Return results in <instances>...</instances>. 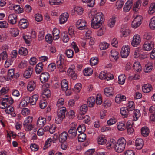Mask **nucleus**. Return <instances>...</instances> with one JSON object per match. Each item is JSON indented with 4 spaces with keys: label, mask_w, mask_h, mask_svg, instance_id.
<instances>
[{
    "label": "nucleus",
    "mask_w": 155,
    "mask_h": 155,
    "mask_svg": "<svg viewBox=\"0 0 155 155\" xmlns=\"http://www.w3.org/2000/svg\"><path fill=\"white\" fill-rule=\"evenodd\" d=\"M104 21V15L102 12H99L93 16L91 22V27L97 29L100 27Z\"/></svg>",
    "instance_id": "1"
},
{
    "label": "nucleus",
    "mask_w": 155,
    "mask_h": 155,
    "mask_svg": "<svg viewBox=\"0 0 155 155\" xmlns=\"http://www.w3.org/2000/svg\"><path fill=\"white\" fill-rule=\"evenodd\" d=\"M126 143V140L123 137L119 138L115 146V150L118 153L122 152L124 149Z\"/></svg>",
    "instance_id": "2"
},
{
    "label": "nucleus",
    "mask_w": 155,
    "mask_h": 155,
    "mask_svg": "<svg viewBox=\"0 0 155 155\" xmlns=\"http://www.w3.org/2000/svg\"><path fill=\"white\" fill-rule=\"evenodd\" d=\"M64 56L62 54L59 55L57 57L56 62L57 68L60 72H63L65 71L64 66V61L63 58Z\"/></svg>",
    "instance_id": "3"
},
{
    "label": "nucleus",
    "mask_w": 155,
    "mask_h": 155,
    "mask_svg": "<svg viewBox=\"0 0 155 155\" xmlns=\"http://www.w3.org/2000/svg\"><path fill=\"white\" fill-rule=\"evenodd\" d=\"M67 113L66 109L65 107L61 108L58 112L57 117L55 118L56 123L58 124L61 123L65 117V115Z\"/></svg>",
    "instance_id": "4"
},
{
    "label": "nucleus",
    "mask_w": 155,
    "mask_h": 155,
    "mask_svg": "<svg viewBox=\"0 0 155 155\" xmlns=\"http://www.w3.org/2000/svg\"><path fill=\"white\" fill-rule=\"evenodd\" d=\"M142 16H137L132 21V27L134 28H136L139 27L142 23Z\"/></svg>",
    "instance_id": "5"
},
{
    "label": "nucleus",
    "mask_w": 155,
    "mask_h": 155,
    "mask_svg": "<svg viewBox=\"0 0 155 155\" xmlns=\"http://www.w3.org/2000/svg\"><path fill=\"white\" fill-rule=\"evenodd\" d=\"M130 50V47L128 45H124L122 48L120 52L121 57L124 58H127L129 54Z\"/></svg>",
    "instance_id": "6"
},
{
    "label": "nucleus",
    "mask_w": 155,
    "mask_h": 155,
    "mask_svg": "<svg viewBox=\"0 0 155 155\" xmlns=\"http://www.w3.org/2000/svg\"><path fill=\"white\" fill-rule=\"evenodd\" d=\"M86 21L84 20L79 19L76 23V26L79 30H82L86 28L87 27Z\"/></svg>",
    "instance_id": "7"
},
{
    "label": "nucleus",
    "mask_w": 155,
    "mask_h": 155,
    "mask_svg": "<svg viewBox=\"0 0 155 155\" xmlns=\"http://www.w3.org/2000/svg\"><path fill=\"white\" fill-rule=\"evenodd\" d=\"M141 39L140 36L137 34L135 35L133 37L131 41V45L134 47L137 46L140 43Z\"/></svg>",
    "instance_id": "8"
},
{
    "label": "nucleus",
    "mask_w": 155,
    "mask_h": 155,
    "mask_svg": "<svg viewBox=\"0 0 155 155\" xmlns=\"http://www.w3.org/2000/svg\"><path fill=\"white\" fill-rule=\"evenodd\" d=\"M50 85L48 83H46L42 85L43 89V96H45L47 98L51 96V92L49 89Z\"/></svg>",
    "instance_id": "9"
},
{
    "label": "nucleus",
    "mask_w": 155,
    "mask_h": 155,
    "mask_svg": "<svg viewBox=\"0 0 155 155\" xmlns=\"http://www.w3.org/2000/svg\"><path fill=\"white\" fill-rule=\"evenodd\" d=\"M75 66L74 65H71L70 67L68 70V73L69 75H70L73 79H76L77 76L75 73Z\"/></svg>",
    "instance_id": "10"
},
{
    "label": "nucleus",
    "mask_w": 155,
    "mask_h": 155,
    "mask_svg": "<svg viewBox=\"0 0 155 155\" xmlns=\"http://www.w3.org/2000/svg\"><path fill=\"white\" fill-rule=\"evenodd\" d=\"M119 57V53L115 50H111L110 53V58L113 61H117Z\"/></svg>",
    "instance_id": "11"
},
{
    "label": "nucleus",
    "mask_w": 155,
    "mask_h": 155,
    "mask_svg": "<svg viewBox=\"0 0 155 155\" xmlns=\"http://www.w3.org/2000/svg\"><path fill=\"white\" fill-rule=\"evenodd\" d=\"M33 72V68L31 67H28L25 71L23 73V77L26 79H28L31 77Z\"/></svg>",
    "instance_id": "12"
},
{
    "label": "nucleus",
    "mask_w": 155,
    "mask_h": 155,
    "mask_svg": "<svg viewBox=\"0 0 155 155\" xmlns=\"http://www.w3.org/2000/svg\"><path fill=\"white\" fill-rule=\"evenodd\" d=\"M154 47V43L152 42H145L143 45V48L144 51H149Z\"/></svg>",
    "instance_id": "13"
},
{
    "label": "nucleus",
    "mask_w": 155,
    "mask_h": 155,
    "mask_svg": "<svg viewBox=\"0 0 155 155\" xmlns=\"http://www.w3.org/2000/svg\"><path fill=\"white\" fill-rule=\"evenodd\" d=\"M50 78L49 74L47 72L42 73L41 74L40 79L42 83H45L47 82Z\"/></svg>",
    "instance_id": "14"
},
{
    "label": "nucleus",
    "mask_w": 155,
    "mask_h": 155,
    "mask_svg": "<svg viewBox=\"0 0 155 155\" xmlns=\"http://www.w3.org/2000/svg\"><path fill=\"white\" fill-rule=\"evenodd\" d=\"M69 15L67 13H64L62 14L59 17V23L63 24L65 23L68 19Z\"/></svg>",
    "instance_id": "15"
},
{
    "label": "nucleus",
    "mask_w": 155,
    "mask_h": 155,
    "mask_svg": "<svg viewBox=\"0 0 155 155\" xmlns=\"http://www.w3.org/2000/svg\"><path fill=\"white\" fill-rule=\"evenodd\" d=\"M8 20L10 24H15L17 21V16L15 14H11L8 17Z\"/></svg>",
    "instance_id": "16"
},
{
    "label": "nucleus",
    "mask_w": 155,
    "mask_h": 155,
    "mask_svg": "<svg viewBox=\"0 0 155 155\" xmlns=\"http://www.w3.org/2000/svg\"><path fill=\"white\" fill-rule=\"evenodd\" d=\"M105 94L107 97L112 96L114 94V89L112 87H110L105 88L104 90Z\"/></svg>",
    "instance_id": "17"
},
{
    "label": "nucleus",
    "mask_w": 155,
    "mask_h": 155,
    "mask_svg": "<svg viewBox=\"0 0 155 155\" xmlns=\"http://www.w3.org/2000/svg\"><path fill=\"white\" fill-rule=\"evenodd\" d=\"M135 144L137 149H142L144 145L143 140L140 138L137 139L135 140Z\"/></svg>",
    "instance_id": "18"
},
{
    "label": "nucleus",
    "mask_w": 155,
    "mask_h": 155,
    "mask_svg": "<svg viewBox=\"0 0 155 155\" xmlns=\"http://www.w3.org/2000/svg\"><path fill=\"white\" fill-rule=\"evenodd\" d=\"M46 123V118L39 117L37 120V125L38 127H42Z\"/></svg>",
    "instance_id": "19"
},
{
    "label": "nucleus",
    "mask_w": 155,
    "mask_h": 155,
    "mask_svg": "<svg viewBox=\"0 0 155 155\" xmlns=\"http://www.w3.org/2000/svg\"><path fill=\"white\" fill-rule=\"evenodd\" d=\"M116 141L114 139H110L108 140L106 144L107 147L108 149H110L115 147L116 145Z\"/></svg>",
    "instance_id": "20"
},
{
    "label": "nucleus",
    "mask_w": 155,
    "mask_h": 155,
    "mask_svg": "<svg viewBox=\"0 0 155 155\" xmlns=\"http://www.w3.org/2000/svg\"><path fill=\"white\" fill-rule=\"evenodd\" d=\"M28 25V21L25 19H21L19 22V25L20 27L23 29L26 28Z\"/></svg>",
    "instance_id": "21"
},
{
    "label": "nucleus",
    "mask_w": 155,
    "mask_h": 155,
    "mask_svg": "<svg viewBox=\"0 0 155 155\" xmlns=\"http://www.w3.org/2000/svg\"><path fill=\"white\" fill-rule=\"evenodd\" d=\"M55 137H53L52 139L51 138L48 139L46 141L45 145L43 147V149L45 150V149L48 148L51 145V142L52 141L53 142H55L56 140H57V136H55Z\"/></svg>",
    "instance_id": "22"
},
{
    "label": "nucleus",
    "mask_w": 155,
    "mask_h": 155,
    "mask_svg": "<svg viewBox=\"0 0 155 155\" xmlns=\"http://www.w3.org/2000/svg\"><path fill=\"white\" fill-rule=\"evenodd\" d=\"M5 112L6 114H10L12 117H14L16 116V114L14 111L13 107L12 106H8L5 110Z\"/></svg>",
    "instance_id": "23"
},
{
    "label": "nucleus",
    "mask_w": 155,
    "mask_h": 155,
    "mask_svg": "<svg viewBox=\"0 0 155 155\" xmlns=\"http://www.w3.org/2000/svg\"><path fill=\"white\" fill-rule=\"evenodd\" d=\"M141 1L140 0H138L134 5L133 10L134 12H137L140 9L141 6Z\"/></svg>",
    "instance_id": "24"
},
{
    "label": "nucleus",
    "mask_w": 155,
    "mask_h": 155,
    "mask_svg": "<svg viewBox=\"0 0 155 155\" xmlns=\"http://www.w3.org/2000/svg\"><path fill=\"white\" fill-rule=\"evenodd\" d=\"M88 110L87 106L86 104H84L81 106L79 109L80 114H85Z\"/></svg>",
    "instance_id": "25"
},
{
    "label": "nucleus",
    "mask_w": 155,
    "mask_h": 155,
    "mask_svg": "<svg viewBox=\"0 0 155 155\" xmlns=\"http://www.w3.org/2000/svg\"><path fill=\"white\" fill-rule=\"evenodd\" d=\"M43 64L42 62L38 63L36 66L35 71L36 73L39 74L43 70Z\"/></svg>",
    "instance_id": "26"
},
{
    "label": "nucleus",
    "mask_w": 155,
    "mask_h": 155,
    "mask_svg": "<svg viewBox=\"0 0 155 155\" xmlns=\"http://www.w3.org/2000/svg\"><path fill=\"white\" fill-rule=\"evenodd\" d=\"M36 86V84L33 81H29L27 85V88L29 91H32L34 90Z\"/></svg>",
    "instance_id": "27"
},
{
    "label": "nucleus",
    "mask_w": 155,
    "mask_h": 155,
    "mask_svg": "<svg viewBox=\"0 0 155 155\" xmlns=\"http://www.w3.org/2000/svg\"><path fill=\"white\" fill-rule=\"evenodd\" d=\"M59 33L60 31L58 29L55 28H54L52 31V35L54 40H56L59 38Z\"/></svg>",
    "instance_id": "28"
},
{
    "label": "nucleus",
    "mask_w": 155,
    "mask_h": 155,
    "mask_svg": "<svg viewBox=\"0 0 155 155\" xmlns=\"http://www.w3.org/2000/svg\"><path fill=\"white\" fill-rule=\"evenodd\" d=\"M15 13H20L23 12V8L18 5H14L12 6Z\"/></svg>",
    "instance_id": "29"
},
{
    "label": "nucleus",
    "mask_w": 155,
    "mask_h": 155,
    "mask_svg": "<svg viewBox=\"0 0 155 155\" xmlns=\"http://www.w3.org/2000/svg\"><path fill=\"white\" fill-rule=\"evenodd\" d=\"M97 141L98 144L103 145L106 144L107 140L105 136H98Z\"/></svg>",
    "instance_id": "30"
},
{
    "label": "nucleus",
    "mask_w": 155,
    "mask_h": 155,
    "mask_svg": "<svg viewBox=\"0 0 155 155\" xmlns=\"http://www.w3.org/2000/svg\"><path fill=\"white\" fill-rule=\"evenodd\" d=\"M133 68L134 70L137 72H140L141 70V66L138 61L135 62L134 63Z\"/></svg>",
    "instance_id": "31"
},
{
    "label": "nucleus",
    "mask_w": 155,
    "mask_h": 155,
    "mask_svg": "<svg viewBox=\"0 0 155 155\" xmlns=\"http://www.w3.org/2000/svg\"><path fill=\"white\" fill-rule=\"evenodd\" d=\"M95 102V98L93 97H91L88 99L87 103L89 107H91L94 106Z\"/></svg>",
    "instance_id": "32"
},
{
    "label": "nucleus",
    "mask_w": 155,
    "mask_h": 155,
    "mask_svg": "<svg viewBox=\"0 0 155 155\" xmlns=\"http://www.w3.org/2000/svg\"><path fill=\"white\" fill-rule=\"evenodd\" d=\"M152 89L151 85L150 84H146L142 87V91L145 93L149 92Z\"/></svg>",
    "instance_id": "33"
},
{
    "label": "nucleus",
    "mask_w": 155,
    "mask_h": 155,
    "mask_svg": "<svg viewBox=\"0 0 155 155\" xmlns=\"http://www.w3.org/2000/svg\"><path fill=\"white\" fill-rule=\"evenodd\" d=\"M133 120L137 121L140 116V113L139 110L136 109L134 111Z\"/></svg>",
    "instance_id": "34"
},
{
    "label": "nucleus",
    "mask_w": 155,
    "mask_h": 155,
    "mask_svg": "<svg viewBox=\"0 0 155 155\" xmlns=\"http://www.w3.org/2000/svg\"><path fill=\"white\" fill-rule=\"evenodd\" d=\"M126 77L125 74H122L118 76V83L121 85L123 84L125 81Z\"/></svg>",
    "instance_id": "35"
},
{
    "label": "nucleus",
    "mask_w": 155,
    "mask_h": 155,
    "mask_svg": "<svg viewBox=\"0 0 155 155\" xmlns=\"http://www.w3.org/2000/svg\"><path fill=\"white\" fill-rule=\"evenodd\" d=\"M85 127L84 125H79L77 129V130L78 132L80 133V134H78V136L82 134L84 135H86V134L84 133V132L85 131Z\"/></svg>",
    "instance_id": "36"
},
{
    "label": "nucleus",
    "mask_w": 155,
    "mask_h": 155,
    "mask_svg": "<svg viewBox=\"0 0 155 155\" xmlns=\"http://www.w3.org/2000/svg\"><path fill=\"white\" fill-rule=\"evenodd\" d=\"M61 88L64 91H66L68 89V82L65 80H63L61 83Z\"/></svg>",
    "instance_id": "37"
},
{
    "label": "nucleus",
    "mask_w": 155,
    "mask_h": 155,
    "mask_svg": "<svg viewBox=\"0 0 155 155\" xmlns=\"http://www.w3.org/2000/svg\"><path fill=\"white\" fill-rule=\"evenodd\" d=\"M109 46V44L107 42H102L100 43L99 47L101 50H105L107 49Z\"/></svg>",
    "instance_id": "38"
},
{
    "label": "nucleus",
    "mask_w": 155,
    "mask_h": 155,
    "mask_svg": "<svg viewBox=\"0 0 155 155\" xmlns=\"http://www.w3.org/2000/svg\"><path fill=\"white\" fill-rule=\"evenodd\" d=\"M148 12L150 15H152L155 12V3H152L150 4Z\"/></svg>",
    "instance_id": "39"
},
{
    "label": "nucleus",
    "mask_w": 155,
    "mask_h": 155,
    "mask_svg": "<svg viewBox=\"0 0 155 155\" xmlns=\"http://www.w3.org/2000/svg\"><path fill=\"white\" fill-rule=\"evenodd\" d=\"M93 72V70L91 68H87L84 69L83 73L85 76H89L92 74Z\"/></svg>",
    "instance_id": "40"
},
{
    "label": "nucleus",
    "mask_w": 155,
    "mask_h": 155,
    "mask_svg": "<svg viewBox=\"0 0 155 155\" xmlns=\"http://www.w3.org/2000/svg\"><path fill=\"white\" fill-rule=\"evenodd\" d=\"M129 111L127 108L125 107H122L120 109L121 114L125 117H127Z\"/></svg>",
    "instance_id": "41"
},
{
    "label": "nucleus",
    "mask_w": 155,
    "mask_h": 155,
    "mask_svg": "<svg viewBox=\"0 0 155 155\" xmlns=\"http://www.w3.org/2000/svg\"><path fill=\"white\" fill-rule=\"evenodd\" d=\"M49 4L51 5H59L63 2L62 0H49Z\"/></svg>",
    "instance_id": "42"
},
{
    "label": "nucleus",
    "mask_w": 155,
    "mask_h": 155,
    "mask_svg": "<svg viewBox=\"0 0 155 155\" xmlns=\"http://www.w3.org/2000/svg\"><path fill=\"white\" fill-rule=\"evenodd\" d=\"M116 21V19L115 17H112L110 18L108 21V26L110 28L113 27L115 25Z\"/></svg>",
    "instance_id": "43"
},
{
    "label": "nucleus",
    "mask_w": 155,
    "mask_h": 155,
    "mask_svg": "<svg viewBox=\"0 0 155 155\" xmlns=\"http://www.w3.org/2000/svg\"><path fill=\"white\" fill-rule=\"evenodd\" d=\"M33 121V117L31 116L28 117L23 123L24 126H27L31 124Z\"/></svg>",
    "instance_id": "44"
},
{
    "label": "nucleus",
    "mask_w": 155,
    "mask_h": 155,
    "mask_svg": "<svg viewBox=\"0 0 155 155\" xmlns=\"http://www.w3.org/2000/svg\"><path fill=\"white\" fill-rule=\"evenodd\" d=\"M10 31L12 36L16 37L19 33L18 30L16 28H12L10 29Z\"/></svg>",
    "instance_id": "45"
},
{
    "label": "nucleus",
    "mask_w": 155,
    "mask_h": 155,
    "mask_svg": "<svg viewBox=\"0 0 155 155\" xmlns=\"http://www.w3.org/2000/svg\"><path fill=\"white\" fill-rule=\"evenodd\" d=\"M68 134L72 136H76L77 134V129L75 127H71L68 131Z\"/></svg>",
    "instance_id": "46"
},
{
    "label": "nucleus",
    "mask_w": 155,
    "mask_h": 155,
    "mask_svg": "<svg viewBox=\"0 0 155 155\" xmlns=\"http://www.w3.org/2000/svg\"><path fill=\"white\" fill-rule=\"evenodd\" d=\"M129 111L134 110L135 106L134 102L133 101H130L127 104V107Z\"/></svg>",
    "instance_id": "47"
},
{
    "label": "nucleus",
    "mask_w": 155,
    "mask_h": 155,
    "mask_svg": "<svg viewBox=\"0 0 155 155\" xmlns=\"http://www.w3.org/2000/svg\"><path fill=\"white\" fill-rule=\"evenodd\" d=\"M117 127L119 130L123 131L125 129V124L124 123L120 122L117 123Z\"/></svg>",
    "instance_id": "48"
},
{
    "label": "nucleus",
    "mask_w": 155,
    "mask_h": 155,
    "mask_svg": "<svg viewBox=\"0 0 155 155\" xmlns=\"http://www.w3.org/2000/svg\"><path fill=\"white\" fill-rule=\"evenodd\" d=\"M76 31L74 30V28L72 26H70L68 28V33L70 36L72 38L75 37Z\"/></svg>",
    "instance_id": "49"
},
{
    "label": "nucleus",
    "mask_w": 155,
    "mask_h": 155,
    "mask_svg": "<svg viewBox=\"0 0 155 155\" xmlns=\"http://www.w3.org/2000/svg\"><path fill=\"white\" fill-rule=\"evenodd\" d=\"M141 134L142 135H148L150 133V131L148 128L147 127H142L141 129Z\"/></svg>",
    "instance_id": "50"
},
{
    "label": "nucleus",
    "mask_w": 155,
    "mask_h": 155,
    "mask_svg": "<svg viewBox=\"0 0 155 155\" xmlns=\"http://www.w3.org/2000/svg\"><path fill=\"white\" fill-rule=\"evenodd\" d=\"M149 26L152 29H155V16L152 17L150 20Z\"/></svg>",
    "instance_id": "51"
},
{
    "label": "nucleus",
    "mask_w": 155,
    "mask_h": 155,
    "mask_svg": "<svg viewBox=\"0 0 155 155\" xmlns=\"http://www.w3.org/2000/svg\"><path fill=\"white\" fill-rule=\"evenodd\" d=\"M38 97V96L36 94L34 95L31 97H30L31 104V105L35 104Z\"/></svg>",
    "instance_id": "52"
},
{
    "label": "nucleus",
    "mask_w": 155,
    "mask_h": 155,
    "mask_svg": "<svg viewBox=\"0 0 155 155\" xmlns=\"http://www.w3.org/2000/svg\"><path fill=\"white\" fill-rule=\"evenodd\" d=\"M18 53L20 54L25 56L27 55L28 54V51L26 48L21 47L19 49Z\"/></svg>",
    "instance_id": "53"
},
{
    "label": "nucleus",
    "mask_w": 155,
    "mask_h": 155,
    "mask_svg": "<svg viewBox=\"0 0 155 155\" xmlns=\"http://www.w3.org/2000/svg\"><path fill=\"white\" fill-rule=\"evenodd\" d=\"M14 70L11 69L8 71V72L6 76L7 79L9 80L12 79L14 75Z\"/></svg>",
    "instance_id": "54"
},
{
    "label": "nucleus",
    "mask_w": 155,
    "mask_h": 155,
    "mask_svg": "<svg viewBox=\"0 0 155 155\" xmlns=\"http://www.w3.org/2000/svg\"><path fill=\"white\" fill-rule=\"evenodd\" d=\"M82 1L84 3H87V6L91 7L94 6L95 3L94 0H82Z\"/></svg>",
    "instance_id": "55"
},
{
    "label": "nucleus",
    "mask_w": 155,
    "mask_h": 155,
    "mask_svg": "<svg viewBox=\"0 0 155 155\" xmlns=\"http://www.w3.org/2000/svg\"><path fill=\"white\" fill-rule=\"evenodd\" d=\"M98 61L97 58L92 57L91 58L90 60V63L91 66H94L97 64Z\"/></svg>",
    "instance_id": "56"
},
{
    "label": "nucleus",
    "mask_w": 155,
    "mask_h": 155,
    "mask_svg": "<svg viewBox=\"0 0 155 155\" xmlns=\"http://www.w3.org/2000/svg\"><path fill=\"white\" fill-rule=\"evenodd\" d=\"M85 36L86 38L89 39L91 37V35L92 33L91 29L90 28H87L85 29Z\"/></svg>",
    "instance_id": "57"
},
{
    "label": "nucleus",
    "mask_w": 155,
    "mask_h": 155,
    "mask_svg": "<svg viewBox=\"0 0 155 155\" xmlns=\"http://www.w3.org/2000/svg\"><path fill=\"white\" fill-rule=\"evenodd\" d=\"M153 66L150 64H146L144 68V71L145 72H150L153 68Z\"/></svg>",
    "instance_id": "58"
},
{
    "label": "nucleus",
    "mask_w": 155,
    "mask_h": 155,
    "mask_svg": "<svg viewBox=\"0 0 155 155\" xmlns=\"http://www.w3.org/2000/svg\"><path fill=\"white\" fill-rule=\"evenodd\" d=\"M14 59L12 58H8L5 61V67H8L9 66L12 64Z\"/></svg>",
    "instance_id": "59"
},
{
    "label": "nucleus",
    "mask_w": 155,
    "mask_h": 155,
    "mask_svg": "<svg viewBox=\"0 0 155 155\" xmlns=\"http://www.w3.org/2000/svg\"><path fill=\"white\" fill-rule=\"evenodd\" d=\"M46 41L49 43H51L54 39L53 37L50 34H48L45 36Z\"/></svg>",
    "instance_id": "60"
},
{
    "label": "nucleus",
    "mask_w": 155,
    "mask_h": 155,
    "mask_svg": "<svg viewBox=\"0 0 155 155\" xmlns=\"http://www.w3.org/2000/svg\"><path fill=\"white\" fill-rule=\"evenodd\" d=\"M66 54L68 58H71L73 56L74 52L72 50L69 49L66 50Z\"/></svg>",
    "instance_id": "61"
},
{
    "label": "nucleus",
    "mask_w": 155,
    "mask_h": 155,
    "mask_svg": "<svg viewBox=\"0 0 155 155\" xmlns=\"http://www.w3.org/2000/svg\"><path fill=\"white\" fill-rule=\"evenodd\" d=\"M105 31V28H101L97 31V35L99 36H101L104 34Z\"/></svg>",
    "instance_id": "62"
},
{
    "label": "nucleus",
    "mask_w": 155,
    "mask_h": 155,
    "mask_svg": "<svg viewBox=\"0 0 155 155\" xmlns=\"http://www.w3.org/2000/svg\"><path fill=\"white\" fill-rule=\"evenodd\" d=\"M74 9L75 12L79 15H81L83 13V9L82 7H76L74 8Z\"/></svg>",
    "instance_id": "63"
},
{
    "label": "nucleus",
    "mask_w": 155,
    "mask_h": 155,
    "mask_svg": "<svg viewBox=\"0 0 155 155\" xmlns=\"http://www.w3.org/2000/svg\"><path fill=\"white\" fill-rule=\"evenodd\" d=\"M8 27V23L6 21L0 22V28H5Z\"/></svg>",
    "instance_id": "64"
}]
</instances>
